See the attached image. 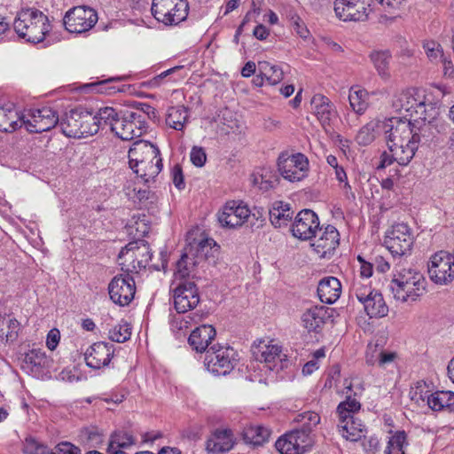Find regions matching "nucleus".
Wrapping results in <instances>:
<instances>
[{
	"label": "nucleus",
	"instance_id": "obj_1",
	"mask_svg": "<svg viewBox=\"0 0 454 454\" xmlns=\"http://www.w3.org/2000/svg\"><path fill=\"white\" fill-rule=\"evenodd\" d=\"M98 118L117 137L126 141L140 137L145 123V117L137 112L126 110L119 113L110 106L100 108Z\"/></svg>",
	"mask_w": 454,
	"mask_h": 454
},
{
	"label": "nucleus",
	"instance_id": "obj_2",
	"mask_svg": "<svg viewBox=\"0 0 454 454\" xmlns=\"http://www.w3.org/2000/svg\"><path fill=\"white\" fill-rule=\"evenodd\" d=\"M431 129L429 122H424L417 127L406 117H392L381 121L380 130L384 133L387 148L394 147L396 155L403 157L400 149L401 143L408 139H419V136L429 137L428 132Z\"/></svg>",
	"mask_w": 454,
	"mask_h": 454
},
{
	"label": "nucleus",
	"instance_id": "obj_3",
	"mask_svg": "<svg viewBox=\"0 0 454 454\" xmlns=\"http://www.w3.org/2000/svg\"><path fill=\"white\" fill-rule=\"evenodd\" d=\"M13 28L18 35L27 42L38 43L43 41L51 31V26L48 17L35 8L22 9L17 13Z\"/></svg>",
	"mask_w": 454,
	"mask_h": 454
},
{
	"label": "nucleus",
	"instance_id": "obj_4",
	"mask_svg": "<svg viewBox=\"0 0 454 454\" xmlns=\"http://www.w3.org/2000/svg\"><path fill=\"white\" fill-rule=\"evenodd\" d=\"M426 286L427 280L419 271L403 268L394 274L389 289L395 300L412 302L426 294Z\"/></svg>",
	"mask_w": 454,
	"mask_h": 454
},
{
	"label": "nucleus",
	"instance_id": "obj_5",
	"mask_svg": "<svg viewBox=\"0 0 454 454\" xmlns=\"http://www.w3.org/2000/svg\"><path fill=\"white\" fill-rule=\"evenodd\" d=\"M98 117L99 111L93 114L83 107H77L66 114L59 125L68 137H85L98 133L99 128L104 127L103 120Z\"/></svg>",
	"mask_w": 454,
	"mask_h": 454
},
{
	"label": "nucleus",
	"instance_id": "obj_6",
	"mask_svg": "<svg viewBox=\"0 0 454 454\" xmlns=\"http://www.w3.org/2000/svg\"><path fill=\"white\" fill-rule=\"evenodd\" d=\"M360 408V403L352 398L350 395H348L346 400L337 406L338 428L341 435L347 440L356 442L361 439L363 435L364 425L360 419L354 417V414Z\"/></svg>",
	"mask_w": 454,
	"mask_h": 454
},
{
	"label": "nucleus",
	"instance_id": "obj_7",
	"mask_svg": "<svg viewBox=\"0 0 454 454\" xmlns=\"http://www.w3.org/2000/svg\"><path fill=\"white\" fill-rule=\"evenodd\" d=\"M238 361L239 355L233 348L216 344L207 350L204 364L212 374L225 376L234 369Z\"/></svg>",
	"mask_w": 454,
	"mask_h": 454
},
{
	"label": "nucleus",
	"instance_id": "obj_8",
	"mask_svg": "<svg viewBox=\"0 0 454 454\" xmlns=\"http://www.w3.org/2000/svg\"><path fill=\"white\" fill-rule=\"evenodd\" d=\"M152 259V251L144 240L129 242L119 253L118 262L122 270L138 272L145 269Z\"/></svg>",
	"mask_w": 454,
	"mask_h": 454
},
{
	"label": "nucleus",
	"instance_id": "obj_9",
	"mask_svg": "<svg viewBox=\"0 0 454 454\" xmlns=\"http://www.w3.org/2000/svg\"><path fill=\"white\" fill-rule=\"evenodd\" d=\"M153 17L166 26H176L184 21L188 16L187 0H153Z\"/></svg>",
	"mask_w": 454,
	"mask_h": 454
},
{
	"label": "nucleus",
	"instance_id": "obj_10",
	"mask_svg": "<svg viewBox=\"0 0 454 454\" xmlns=\"http://www.w3.org/2000/svg\"><path fill=\"white\" fill-rule=\"evenodd\" d=\"M372 0H334L336 17L344 22H363L369 19Z\"/></svg>",
	"mask_w": 454,
	"mask_h": 454
},
{
	"label": "nucleus",
	"instance_id": "obj_11",
	"mask_svg": "<svg viewBox=\"0 0 454 454\" xmlns=\"http://www.w3.org/2000/svg\"><path fill=\"white\" fill-rule=\"evenodd\" d=\"M98 20V12L93 8L82 5L69 9L63 18V23L68 32L82 34L90 30Z\"/></svg>",
	"mask_w": 454,
	"mask_h": 454
},
{
	"label": "nucleus",
	"instance_id": "obj_12",
	"mask_svg": "<svg viewBox=\"0 0 454 454\" xmlns=\"http://www.w3.org/2000/svg\"><path fill=\"white\" fill-rule=\"evenodd\" d=\"M278 168L280 175L289 182H299L307 177L309 162L303 153L292 155L281 153L278 159Z\"/></svg>",
	"mask_w": 454,
	"mask_h": 454
},
{
	"label": "nucleus",
	"instance_id": "obj_13",
	"mask_svg": "<svg viewBox=\"0 0 454 454\" xmlns=\"http://www.w3.org/2000/svg\"><path fill=\"white\" fill-rule=\"evenodd\" d=\"M413 241L414 238L408 224L398 223L386 232L384 244L393 256H402L411 251Z\"/></svg>",
	"mask_w": 454,
	"mask_h": 454
},
{
	"label": "nucleus",
	"instance_id": "obj_14",
	"mask_svg": "<svg viewBox=\"0 0 454 454\" xmlns=\"http://www.w3.org/2000/svg\"><path fill=\"white\" fill-rule=\"evenodd\" d=\"M108 293L112 301L121 307L129 305L136 294V283L129 274L115 276L108 285Z\"/></svg>",
	"mask_w": 454,
	"mask_h": 454
},
{
	"label": "nucleus",
	"instance_id": "obj_15",
	"mask_svg": "<svg viewBox=\"0 0 454 454\" xmlns=\"http://www.w3.org/2000/svg\"><path fill=\"white\" fill-rule=\"evenodd\" d=\"M23 126L30 133H42L54 128L59 121L57 113L51 107L30 110L25 114Z\"/></svg>",
	"mask_w": 454,
	"mask_h": 454
},
{
	"label": "nucleus",
	"instance_id": "obj_16",
	"mask_svg": "<svg viewBox=\"0 0 454 454\" xmlns=\"http://www.w3.org/2000/svg\"><path fill=\"white\" fill-rule=\"evenodd\" d=\"M174 307L177 313L184 314L194 309L200 302L197 286L190 280H183L173 290Z\"/></svg>",
	"mask_w": 454,
	"mask_h": 454
},
{
	"label": "nucleus",
	"instance_id": "obj_17",
	"mask_svg": "<svg viewBox=\"0 0 454 454\" xmlns=\"http://www.w3.org/2000/svg\"><path fill=\"white\" fill-rule=\"evenodd\" d=\"M319 228L317 215L311 209H302L295 216L291 231L294 237L308 240L317 238Z\"/></svg>",
	"mask_w": 454,
	"mask_h": 454
},
{
	"label": "nucleus",
	"instance_id": "obj_18",
	"mask_svg": "<svg viewBox=\"0 0 454 454\" xmlns=\"http://www.w3.org/2000/svg\"><path fill=\"white\" fill-rule=\"evenodd\" d=\"M339 244L338 230L333 225H327L325 229L319 228L311 247L320 258L330 259Z\"/></svg>",
	"mask_w": 454,
	"mask_h": 454
},
{
	"label": "nucleus",
	"instance_id": "obj_19",
	"mask_svg": "<svg viewBox=\"0 0 454 454\" xmlns=\"http://www.w3.org/2000/svg\"><path fill=\"white\" fill-rule=\"evenodd\" d=\"M422 140L428 141V137H423V136H419V139H408L404 143H401L400 149L403 151V156L396 155L394 151V147L387 148L388 151L384 152L381 154L380 160V168H386L387 166L391 165L394 161H396L401 166H407L411 160L413 159L415 153L419 149V144Z\"/></svg>",
	"mask_w": 454,
	"mask_h": 454
},
{
	"label": "nucleus",
	"instance_id": "obj_20",
	"mask_svg": "<svg viewBox=\"0 0 454 454\" xmlns=\"http://www.w3.org/2000/svg\"><path fill=\"white\" fill-rule=\"evenodd\" d=\"M393 107L395 111L402 113L403 111L407 113V116L411 119L415 118L426 122L427 118L426 105L423 100L418 99L411 91H405L401 93L394 101Z\"/></svg>",
	"mask_w": 454,
	"mask_h": 454
},
{
	"label": "nucleus",
	"instance_id": "obj_21",
	"mask_svg": "<svg viewBox=\"0 0 454 454\" xmlns=\"http://www.w3.org/2000/svg\"><path fill=\"white\" fill-rule=\"evenodd\" d=\"M114 354V346L112 343L98 341L92 344L85 352L86 364L92 369H100L107 366Z\"/></svg>",
	"mask_w": 454,
	"mask_h": 454
},
{
	"label": "nucleus",
	"instance_id": "obj_22",
	"mask_svg": "<svg viewBox=\"0 0 454 454\" xmlns=\"http://www.w3.org/2000/svg\"><path fill=\"white\" fill-rule=\"evenodd\" d=\"M255 359L261 363H265L270 370L283 368L282 363L286 361V356L282 353V347L278 344L260 341L259 345L253 351Z\"/></svg>",
	"mask_w": 454,
	"mask_h": 454
},
{
	"label": "nucleus",
	"instance_id": "obj_23",
	"mask_svg": "<svg viewBox=\"0 0 454 454\" xmlns=\"http://www.w3.org/2000/svg\"><path fill=\"white\" fill-rule=\"evenodd\" d=\"M333 309L325 306H314L306 309L301 316L303 327L309 333H320L327 320L333 317Z\"/></svg>",
	"mask_w": 454,
	"mask_h": 454
},
{
	"label": "nucleus",
	"instance_id": "obj_24",
	"mask_svg": "<svg viewBox=\"0 0 454 454\" xmlns=\"http://www.w3.org/2000/svg\"><path fill=\"white\" fill-rule=\"evenodd\" d=\"M249 216V210L245 206L236 205L235 201L228 202L218 215V221L223 227L235 228L242 225Z\"/></svg>",
	"mask_w": 454,
	"mask_h": 454
},
{
	"label": "nucleus",
	"instance_id": "obj_25",
	"mask_svg": "<svg viewBox=\"0 0 454 454\" xmlns=\"http://www.w3.org/2000/svg\"><path fill=\"white\" fill-rule=\"evenodd\" d=\"M234 446V436L231 429H216L207 440L206 450L209 453L223 454Z\"/></svg>",
	"mask_w": 454,
	"mask_h": 454
},
{
	"label": "nucleus",
	"instance_id": "obj_26",
	"mask_svg": "<svg viewBox=\"0 0 454 454\" xmlns=\"http://www.w3.org/2000/svg\"><path fill=\"white\" fill-rule=\"evenodd\" d=\"M160 155L159 148L152 143L145 140H137L133 143L129 150V164L137 167L143 160H154Z\"/></svg>",
	"mask_w": 454,
	"mask_h": 454
},
{
	"label": "nucleus",
	"instance_id": "obj_27",
	"mask_svg": "<svg viewBox=\"0 0 454 454\" xmlns=\"http://www.w3.org/2000/svg\"><path fill=\"white\" fill-rule=\"evenodd\" d=\"M51 362L42 349L33 348L25 354L23 368L35 377H40L51 367Z\"/></svg>",
	"mask_w": 454,
	"mask_h": 454
},
{
	"label": "nucleus",
	"instance_id": "obj_28",
	"mask_svg": "<svg viewBox=\"0 0 454 454\" xmlns=\"http://www.w3.org/2000/svg\"><path fill=\"white\" fill-rule=\"evenodd\" d=\"M215 329L210 325L196 327L188 338V343L196 352L202 353L209 348L208 346L215 339Z\"/></svg>",
	"mask_w": 454,
	"mask_h": 454
},
{
	"label": "nucleus",
	"instance_id": "obj_29",
	"mask_svg": "<svg viewBox=\"0 0 454 454\" xmlns=\"http://www.w3.org/2000/svg\"><path fill=\"white\" fill-rule=\"evenodd\" d=\"M341 284L335 277H325L317 286L319 300L325 304L334 303L340 296Z\"/></svg>",
	"mask_w": 454,
	"mask_h": 454
},
{
	"label": "nucleus",
	"instance_id": "obj_30",
	"mask_svg": "<svg viewBox=\"0 0 454 454\" xmlns=\"http://www.w3.org/2000/svg\"><path fill=\"white\" fill-rule=\"evenodd\" d=\"M25 114L19 113L12 104L0 106V131L13 132L23 126Z\"/></svg>",
	"mask_w": 454,
	"mask_h": 454
},
{
	"label": "nucleus",
	"instance_id": "obj_31",
	"mask_svg": "<svg viewBox=\"0 0 454 454\" xmlns=\"http://www.w3.org/2000/svg\"><path fill=\"white\" fill-rule=\"evenodd\" d=\"M311 105L314 107L315 114L321 125L325 129L330 125L332 117L334 115V106L330 99L321 94H317L312 98Z\"/></svg>",
	"mask_w": 454,
	"mask_h": 454
},
{
	"label": "nucleus",
	"instance_id": "obj_32",
	"mask_svg": "<svg viewBox=\"0 0 454 454\" xmlns=\"http://www.w3.org/2000/svg\"><path fill=\"white\" fill-rule=\"evenodd\" d=\"M162 167L160 155H158L154 160H143L142 163L137 164V167L129 166L133 172L145 184L149 183L151 179L155 178L161 171Z\"/></svg>",
	"mask_w": 454,
	"mask_h": 454
},
{
	"label": "nucleus",
	"instance_id": "obj_33",
	"mask_svg": "<svg viewBox=\"0 0 454 454\" xmlns=\"http://www.w3.org/2000/svg\"><path fill=\"white\" fill-rule=\"evenodd\" d=\"M366 314L372 317H383L388 313V307L386 304L383 296L378 291L373 293L371 297L363 303Z\"/></svg>",
	"mask_w": 454,
	"mask_h": 454
},
{
	"label": "nucleus",
	"instance_id": "obj_34",
	"mask_svg": "<svg viewBox=\"0 0 454 454\" xmlns=\"http://www.w3.org/2000/svg\"><path fill=\"white\" fill-rule=\"evenodd\" d=\"M427 404L434 411L445 408L454 411V393L451 391H436L427 396Z\"/></svg>",
	"mask_w": 454,
	"mask_h": 454
},
{
	"label": "nucleus",
	"instance_id": "obj_35",
	"mask_svg": "<svg viewBox=\"0 0 454 454\" xmlns=\"http://www.w3.org/2000/svg\"><path fill=\"white\" fill-rule=\"evenodd\" d=\"M293 218V212L289 204H284L279 201L275 203L272 209L270 210V220L271 223L278 228L286 226Z\"/></svg>",
	"mask_w": 454,
	"mask_h": 454
},
{
	"label": "nucleus",
	"instance_id": "obj_36",
	"mask_svg": "<svg viewBox=\"0 0 454 454\" xmlns=\"http://www.w3.org/2000/svg\"><path fill=\"white\" fill-rule=\"evenodd\" d=\"M369 57L378 74L383 79H388L390 77L389 64L392 58L390 51H373Z\"/></svg>",
	"mask_w": 454,
	"mask_h": 454
},
{
	"label": "nucleus",
	"instance_id": "obj_37",
	"mask_svg": "<svg viewBox=\"0 0 454 454\" xmlns=\"http://www.w3.org/2000/svg\"><path fill=\"white\" fill-rule=\"evenodd\" d=\"M381 121L373 120L364 125L358 131L356 140L359 145L366 146L372 143L380 130Z\"/></svg>",
	"mask_w": 454,
	"mask_h": 454
},
{
	"label": "nucleus",
	"instance_id": "obj_38",
	"mask_svg": "<svg viewBox=\"0 0 454 454\" xmlns=\"http://www.w3.org/2000/svg\"><path fill=\"white\" fill-rule=\"evenodd\" d=\"M309 434L310 428L309 427H302L301 429L289 432V439L294 441V445L299 454L308 452L312 446V439Z\"/></svg>",
	"mask_w": 454,
	"mask_h": 454
},
{
	"label": "nucleus",
	"instance_id": "obj_39",
	"mask_svg": "<svg viewBox=\"0 0 454 454\" xmlns=\"http://www.w3.org/2000/svg\"><path fill=\"white\" fill-rule=\"evenodd\" d=\"M187 120V109L184 106H173L168 110L166 123L170 128L176 130H182Z\"/></svg>",
	"mask_w": 454,
	"mask_h": 454
},
{
	"label": "nucleus",
	"instance_id": "obj_40",
	"mask_svg": "<svg viewBox=\"0 0 454 454\" xmlns=\"http://www.w3.org/2000/svg\"><path fill=\"white\" fill-rule=\"evenodd\" d=\"M270 431L262 426H251L244 430L243 439L246 443L254 446L262 445L268 441Z\"/></svg>",
	"mask_w": 454,
	"mask_h": 454
},
{
	"label": "nucleus",
	"instance_id": "obj_41",
	"mask_svg": "<svg viewBox=\"0 0 454 454\" xmlns=\"http://www.w3.org/2000/svg\"><path fill=\"white\" fill-rule=\"evenodd\" d=\"M258 71L269 82V84H278L283 80L284 72L277 65H272L268 61H260L258 63Z\"/></svg>",
	"mask_w": 454,
	"mask_h": 454
},
{
	"label": "nucleus",
	"instance_id": "obj_42",
	"mask_svg": "<svg viewBox=\"0 0 454 454\" xmlns=\"http://www.w3.org/2000/svg\"><path fill=\"white\" fill-rule=\"evenodd\" d=\"M136 442L133 435L127 432L118 431L111 434L107 449L116 450L118 448L129 449Z\"/></svg>",
	"mask_w": 454,
	"mask_h": 454
},
{
	"label": "nucleus",
	"instance_id": "obj_43",
	"mask_svg": "<svg viewBox=\"0 0 454 454\" xmlns=\"http://www.w3.org/2000/svg\"><path fill=\"white\" fill-rule=\"evenodd\" d=\"M192 247H190L189 252H184L177 261L176 272L177 278H184L189 277L191 273L190 269L198 263L197 260L190 256L189 254L192 253Z\"/></svg>",
	"mask_w": 454,
	"mask_h": 454
},
{
	"label": "nucleus",
	"instance_id": "obj_44",
	"mask_svg": "<svg viewBox=\"0 0 454 454\" xmlns=\"http://www.w3.org/2000/svg\"><path fill=\"white\" fill-rule=\"evenodd\" d=\"M366 92L363 90H354L351 88L348 95V101L351 108L358 114H362L367 108L365 101Z\"/></svg>",
	"mask_w": 454,
	"mask_h": 454
},
{
	"label": "nucleus",
	"instance_id": "obj_45",
	"mask_svg": "<svg viewBox=\"0 0 454 454\" xmlns=\"http://www.w3.org/2000/svg\"><path fill=\"white\" fill-rule=\"evenodd\" d=\"M407 435L404 431L396 432L389 438L385 454H404L403 446L406 442Z\"/></svg>",
	"mask_w": 454,
	"mask_h": 454
},
{
	"label": "nucleus",
	"instance_id": "obj_46",
	"mask_svg": "<svg viewBox=\"0 0 454 454\" xmlns=\"http://www.w3.org/2000/svg\"><path fill=\"white\" fill-rule=\"evenodd\" d=\"M367 279H355L352 284V292L361 303L377 292L368 283H365Z\"/></svg>",
	"mask_w": 454,
	"mask_h": 454
},
{
	"label": "nucleus",
	"instance_id": "obj_47",
	"mask_svg": "<svg viewBox=\"0 0 454 454\" xmlns=\"http://www.w3.org/2000/svg\"><path fill=\"white\" fill-rule=\"evenodd\" d=\"M24 454H53V449L50 450L45 444L29 436L23 443Z\"/></svg>",
	"mask_w": 454,
	"mask_h": 454
},
{
	"label": "nucleus",
	"instance_id": "obj_48",
	"mask_svg": "<svg viewBox=\"0 0 454 454\" xmlns=\"http://www.w3.org/2000/svg\"><path fill=\"white\" fill-rule=\"evenodd\" d=\"M131 329L127 323L115 325L109 331V338L115 342L123 343L130 338Z\"/></svg>",
	"mask_w": 454,
	"mask_h": 454
},
{
	"label": "nucleus",
	"instance_id": "obj_49",
	"mask_svg": "<svg viewBox=\"0 0 454 454\" xmlns=\"http://www.w3.org/2000/svg\"><path fill=\"white\" fill-rule=\"evenodd\" d=\"M183 69V67L182 66H176V67H174L172 68H169L162 73H160V74L154 76L153 78H152L151 80H149L147 82L148 85L151 87V88H157V87H160L162 83V81L167 78V77H169V80L172 81V82H176L177 81L178 79L182 78V76H178V77H171L172 75L176 74L177 72H179L180 70Z\"/></svg>",
	"mask_w": 454,
	"mask_h": 454
},
{
	"label": "nucleus",
	"instance_id": "obj_50",
	"mask_svg": "<svg viewBox=\"0 0 454 454\" xmlns=\"http://www.w3.org/2000/svg\"><path fill=\"white\" fill-rule=\"evenodd\" d=\"M275 447L281 454H299L295 448L294 441L289 439V433L278 438L275 443Z\"/></svg>",
	"mask_w": 454,
	"mask_h": 454
},
{
	"label": "nucleus",
	"instance_id": "obj_51",
	"mask_svg": "<svg viewBox=\"0 0 454 454\" xmlns=\"http://www.w3.org/2000/svg\"><path fill=\"white\" fill-rule=\"evenodd\" d=\"M254 184L258 185L260 190L267 192L270 189L275 187V185L278 182V179L276 176L270 175V173L266 172L264 174H262L259 178H254Z\"/></svg>",
	"mask_w": 454,
	"mask_h": 454
},
{
	"label": "nucleus",
	"instance_id": "obj_52",
	"mask_svg": "<svg viewBox=\"0 0 454 454\" xmlns=\"http://www.w3.org/2000/svg\"><path fill=\"white\" fill-rule=\"evenodd\" d=\"M190 158L192 163L196 167H203L207 161V154L203 147L193 146L191 150Z\"/></svg>",
	"mask_w": 454,
	"mask_h": 454
},
{
	"label": "nucleus",
	"instance_id": "obj_53",
	"mask_svg": "<svg viewBox=\"0 0 454 454\" xmlns=\"http://www.w3.org/2000/svg\"><path fill=\"white\" fill-rule=\"evenodd\" d=\"M424 50L427 53V56L431 59L434 60L436 59L442 58V49L439 43L434 41L426 42L423 45Z\"/></svg>",
	"mask_w": 454,
	"mask_h": 454
},
{
	"label": "nucleus",
	"instance_id": "obj_54",
	"mask_svg": "<svg viewBox=\"0 0 454 454\" xmlns=\"http://www.w3.org/2000/svg\"><path fill=\"white\" fill-rule=\"evenodd\" d=\"M53 454H82L81 450L68 442H62L53 448Z\"/></svg>",
	"mask_w": 454,
	"mask_h": 454
},
{
	"label": "nucleus",
	"instance_id": "obj_55",
	"mask_svg": "<svg viewBox=\"0 0 454 454\" xmlns=\"http://www.w3.org/2000/svg\"><path fill=\"white\" fill-rule=\"evenodd\" d=\"M357 261L360 263V278L361 279H367L372 275L373 262L366 261L362 255L357 256Z\"/></svg>",
	"mask_w": 454,
	"mask_h": 454
},
{
	"label": "nucleus",
	"instance_id": "obj_56",
	"mask_svg": "<svg viewBox=\"0 0 454 454\" xmlns=\"http://www.w3.org/2000/svg\"><path fill=\"white\" fill-rule=\"evenodd\" d=\"M173 183L178 190H183L185 187L184 181V174L181 166L176 165L172 169Z\"/></svg>",
	"mask_w": 454,
	"mask_h": 454
},
{
	"label": "nucleus",
	"instance_id": "obj_57",
	"mask_svg": "<svg viewBox=\"0 0 454 454\" xmlns=\"http://www.w3.org/2000/svg\"><path fill=\"white\" fill-rule=\"evenodd\" d=\"M371 262H373V268L375 267L376 270L380 273L387 271L390 268L388 262L381 255H373Z\"/></svg>",
	"mask_w": 454,
	"mask_h": 454
},
{
	"label": "nucleus",
	"instance_id": "obj_58",
	"mask_svg": "<svg viewBox=\"0 0 454 454\" xmlns=\"http://www.w3.org/2000/svg\"><path fill=\"white\" fill-rule=\"evenodd\" d=\"M291 26L294 32L302 39H307L309 37L310 32L301 18L300 20H296L295 22L292 23Z\"/></svg>",
	"mask_w": 454,
	"mask_h": 454
},
{
	"label": "nucleus",
	"instance_id": "obj_59",
	"mask_svg": "<svg viewBox=\"0 0 454 454\" xmlns=\"http://www.w3.org/2000/svg\"><path fill=\"white\" fill-rule=\"evenodd\" d=\"M134 107L139 111L138 114L143 113L147 115L149 119H155L157 117L156 110L147 103L136 102Z\"/></svg>",
	"mask_w": 454,
	"mask_h": 454
},
{
	"label": "nucleus",
	"instance_id": "obj_60",
	"mask_svg": "<svg viewBox=\"0 0 454 454\" xmlns=\"http://www.w3.org/2000/svg\"><path fill=\"white\" fill-rule=\"evenodd\" d=\"M396 356L395 352L381 351L378 357V364L380 367H386L387 364L393 363Z\"/></svg>",
	"mask_w": 454,
	"mask_h": 454
},
{
	"label": "nucleus",
	"instance_id": "obj_61",
	"mask_svg": "<svg viewBox=\"0 0 454 454\" xmlns=\"http://www.w3.org/2000/svg\"><path fill=\"white\" fill-rule=\"evenodd\" d=\"M363 446L366 452L374 453L379 450L380 440L376 436H370L364 439Z\"/></svg>",
	"mask_w": 454,
	"mask_h": 454
},
{
	"label": "nucleus",
	"instance_id": "obj_62",
	"mask_svg": "<svg viewBox=\"0 0 454 454\" xmlns=\"http://www.w3.org/2000/svg\"><path fill=\"white\" fill-rule=\"evenodd\" d=\"M60 335L57 329H52L49 332L46 339V345L49 349L54 350L59 342Z\"/></svg>",
	"mask_w": 454,
	"mask_h": 454
},
{
	"label": "nucleus",
	"instance_id": "obj_63",
	"mask_svg": "<svg viewBox=\"0 0 454 454\" xmlns=\"http://www.w3.org/2000/svg\"><path fill=\"white\" fill-rule=\"evenodd\" d=\"M8 331L5 332L4 337L6 340H13L17 336L20 323L15 318H10L7 322Z\"/></svg>",
	"mask_w": 454,
	"mask_h": 454
},
{
	"label": "nucleus",
	"instance_id": "obj_64",
	"mask_svg": "<svg viewBox=\"0 0 454 454\" xmlns=\"http://www.w3.org/2000/svg\"><path fill=\"white\" fill-rule=\"evenodd\" d=\"M282 12V14L286 16L290 24L295 22L296 20H300L301 17L298 15L297 12L293 6L289 4L284 5Z\"/></svg>",
	"mask_w": 454,
	"mask_h": 454
}]
</instances>
